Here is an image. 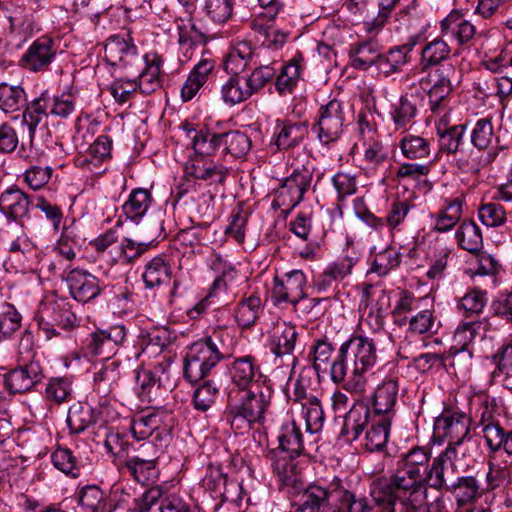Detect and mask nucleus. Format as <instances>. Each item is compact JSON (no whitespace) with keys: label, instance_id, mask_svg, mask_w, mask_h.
Here are the masks:
<instances>
[{"label":"nucleus","instance_id":"f257e3e1","mask_svg":"<svg viewBox=\"0 0 512 512\" xmlns=\"http://www.w3.org/2000/svg\"><path fill=\"white\" fill-rule=\"evenodd\" d=\"M432 460V450L427 446H414L401 453L389 477L372 481L369 494L376 505V512H396L397 502L407 503L414 497H425L422 476Z\"/></svg>","mask_w":512,"mask_h":512},{"label":"nucleus","instance_id":"f03ea898","mask_svg":"<svg viewBox=\"0 0 512 512\" xmlns=\"http://www.w3.org/2000/svg\"><path fill=\"white\" fill-rule=\"evenodd\" d=\"M378 355L372 338L353 334L337 350L330 364V379L334 384L362 396L367 391V374L376 366Z\"/></svg>","mask_w":512,"mask_h":512},{"label":"nucleus","instance_id":"7ed1b4c3","mask_svg":"<svg viewBox=\"0 0 512 512\" xmlns=\"http://www.w3.org/2000/svg\"><path fill=\"white\" fill-rule=\"evenodd\" d=\"M236 344L233 331L224 325L215 326L209 335L189 346L183 364L185 379L196 384L209 376L221 361L234 355Z\"/></svg>","mask_w":512,"mask_h":512},{"label":"nucleus","instance_id":"20e7f679","mask_svg":"<svg viewBox=\"0 0 512 512\" xmlns=\"http://www.w3.org/2000/svg\"><path fill=\"white\" fill-rule=\"evenodd\" d=\"M229 175V168L222 163L196 159L186 168V174L176 187L175 197L179 201L188 198L192 202L199 201L208 194L212 200L223 190Z\"/></svg>","mask_w":512,"mask_h":512},{"label":"nucleus","instance_id":"39448f33","mask_svg":"<svg viewBox=\"0 0 512 512\" xmlns=\"http://www.w3.org/2000/svg\"><path fill=\"white\" fill-rule=\"evenodd\" d=\"M244 392L237 403L227 405L224 413L235 434H244L256 424L262 425L271 404L272 391L269 388L255 386Z\"/></svg>","mask_w":512,"mask_h":512},{"label":"nucleus","instance_id":"423d86ee","mask_svg":"<svg viewBox=\"0 0 512 512\" xmlns=\"http://www.w3.org/2000/svg\"><path fill=\"white\" fill-rule=\"evenodd\" d=\"M18 366L4 375V386L10 394H22L32 390L44 378L43 368L35 359L33 336L26 331L19 342Z\"/></svg>","mask_w":512,"mask_h":512},{"label":"nucleus","instance_id":"0eeeda50","mask_svg":"<svg viewBox=\"0 0 512 512\" xmlns=\"http://www.w3.org/2000/svg\"><path fill=\"white\" fill-rule=\"evenodd\" d=\"M230 76L221 87V99L229 106L243 103L261 92L276 75L271 65H256L249 73H228Z\"/></svg>","mask_w":512,"mask_h":512},{"label":"nucleus","instance_id":"6e6552de","mask_svg":"<svg viewBox=\"0 0 512 512\" xmlns=\"http://www.w3.org/2000/svg\"><path fill=\"white\" fill-rule=\"evenodd\" d=\"M35 320L47 340L60 336L58 329L69 332L79 326L70 301L57 295L46 296L40 302Z\"/></svg>","mask_w":512,"mask_h":512},{"label":"nucleus","instance_id":"1a4fd4ad","mask_svg":"<svg viewBox=\"0 0 512 512\" xmlns=\"http://www.w3.org/2000/svg\"><path fill=\"white\" fill-rule=\"evenodd\" d=\"M494 140H497V137L494 133L492 119L490 117L478 119L470 132V141L476 150L471 149L467 154L456 157L457 167L465 173L479 172L481 168L491 163L497 155L496 152L492 154L488 152L487 155L481 154V151L491 147Z\"/></svg>","mask_w":512,"mask_h":512},{"label":"nucleus","instance_id":"9d476101","mask_svg":"<svg viewBox=\"0 0 512 512\" xmlns=\"http://www.w3.org/2000/svg\"><path fill=\"white\" fill-rule=\"evenodd\" d=\"M292 173L281 180L274 191V201L278 207L295 208L304 200L305 194L311 188L314 175V165L307 158L302 164L292 163Z\"/></svg>","mask_w":512,"mask_h":512},{"label":"nucleus","instance_id":"9b49d317","mask_svg":"<svg viewBox=\"0 0 512 512\" xmlns=\"http://www.w3.org/2000/svg\"><path fill=\"white\" fill-rule=\"evenodd\" d=\"M345 121L344 104L337 99H332L320 106L312 131L320 144L329 148L342 137Z\"/></svg>","mask_w":512,"mask_h":512},{"label":"nucleus","instance_id":"f8f14e48","mask_svg":"<svg viewBox=\"0 0 512 512\" xmlns=\"http://www.w3.org/2000/svg\"><path fill=\"white\" fill-rule=\"evenodd\" d=\"M307 277L302 270L294 269L282 276L275 275L271 290V300L274 305L291 304L297 309L302 299H306Z\"/></svg>","mask_w":512,"mask_h":512},{"label":"nucleus","instance_id":"ddd939ff","mask_svg":"<svg viewBox=\"0 0 512 512\" xmlns=\"http://www.w3.org/2000/svg\"><path fill=\"white\" fill-rule=\"evenodd\" d=\"M1 239L13 258L20 262L22 268L33 264L38 256V247L27 235L24 225H10L1 228Z\"/></svg>","mask_w":512,"mask_h":512},{"label":"nucleus","instance_id":"4468645a","mask_svg":"<svg viewBox=\"0 0 512 512\" xmlns=\"http://www.w3.org/2000/svg\"><path fill=\"white\" fill-rule=\"evenodd\" d=\"M358 261L359 256L355 251H347L343 257L329 263L320 274L313 278V287L319 293L336 288L339 282L352 273Z\"/></svg>","mask_w":512,"mask_h":512},{"label":"nucleus","instance_id":"2eb2a0df","mask_svg":"<svg viewBox=\"0 0 512 512\" xmlns=\"http://www.w3.org/2000/svg\"><path fill=\"white\" fill-rule=\"evenodd\" d=\"M34 196H30L16 185L4 190L0 195V212L10 225H23L33 206Z\"/></svg>","mask_w":512,"mask_h":512},{"label":"nucleus","instance_id":"dca6fc26","mask_svg":"<svg viewBox=\"0 0 512 512\" xmlns=\"http://www.w3.org/2000/svg\"><path fill=\"white\" fill-rule=\"evenodd\" d=\"M299 333L294 324L290 322H276L267 332V347L276 359L292 356L293 366L296 363V357L293 352L296 347Z\"/></svg>","mask_w":512,"mask_h":512},{"label":"nucleus","instance_id":"f3484780","mask_svg":"<svg viewBox=\"0 0 512 512\" xmlns=\"http://www.w3.org/2000/svg\"><path fill=\"white\" fill-rule=\"evenodd\" d=\"M104 56L110 65L122 68H130L141 62L138 48L129 33L126 36L111 35L104 46Z\"/></svg>","mask_w":512,"mask_h":512},{"label":"nucleus","instance_id":"a211bd4d","mask_svg":"<svg viewBox=\"0 0 512 512\" xmlns=\"http://www.w3.org/2000/svg\"><path fill=\"white\" fill-rule=\"evenodd\" d=\"M333 501L330 509L335 512H372L376 505L362 493L347 488L342 479L332 480Z\"/></svg>","mask_w":512,"mask_h":512},{"label":"nucleus","instance_id":"6ab92c4d","mask_svg":"<svg viewBox=\"0 0 512 512\" xmlns=\"http://www.w3.org/2000/svg\"><path fill=\"white\" fill-rule=\"evenodd\" d=\"M63 280L66 282L71 297L82 303L98 297L102 291L100 280L89 271L82 268L69 270Z\"/></svg>","mask_w":512,"mask_h":512},{"label":"nucleus","instance_id":"aec40b11","mask_svg":"<svg viewBox=\"0 0 512 512\" xmlns=\"http://www.w3.org/2000/svg\"><path fill=\"white\" fill-rule=\"evenodd\" d=\"M422 38L423 34L417 33L410 36L404 44L391 47L385 53L380 52L377 64L379 73L386 77L400 73L403 67L410 62V53L422 41Z\"/></svg>","mask_w":512,"mask_h":512},{"label":"nucleus","instance_id":"412c9836","mask_svg":"<svg viewBox=\"0 0 512 512\" xmlns=\"http://www.w3.org/2000/svg\"><path fill=\"white\" fill-rule=\"evenodd\" d=\"M56 54L55 41L48 36H41L28 47L20 59V64L32 72L46 71L54 61Z\"/></svg>","mask_w":512,"mask_h":512},{"label":"nucleus","instance_id":"4be33fe9","mask_svg":"<svg viewBox=\"0 0 512 512\" xmlns=\"http://www.w3.org/2000/svg\"><path fill=\"white\" fill-rule=\"evenodd\" d=\"M470 425L471 419L466 413L455 408H444L435 419L434 429L443 437L463 443L469 435Z\"/></svg>","mask_w":512,"mask_h":512},{"label":"nucleus","instance_id":"5701e85b","mask_svg":"<svg viewBox=\"0 0 512 512\" xmlns=\"http://www.w3.org/2000/svg\"><path fill=\"white\" fill-rule=\"evenodd\" d=\"M442 36H448L459 46H471L476 35V26L468 19L462 9H453L439 23Z\"/></svg>","mask_w":512,"mask_h":512},{"label":"nucleus","instance_id":"b1692460","mask_svg":"<svg viewBox=\"0 0 512 512\" xmlns=\"http://www.w3.org/2000/svg\"><path fill=\"white\" fill-rule=\"evenodd\" d=\"M231 382L239 391H245L259 386L258 380L262 377L260 367L253 355L235 358L227 366Z\"/></svg>","mask_w":512,"mask_h":512},{"label":"nucleus","instance_id":"393cba45","mask_svg":"<svg viewBox=\"0 0 512 512\" xmlns=\"http://www.w3.org/2000/svg\"><path fill=\"white\" fill-rule=\"evenodd\" d=\"M399 388V379L394 376L386 377L376 386L371 398L373 415L394 418Z\"/></svg>","mask_w":512,"mask_h":512},{"label":"nucleus","instance_id":"a878e982","mask_svg":"<svg viewBox=\"0 0 512 512\" xmlns=\"http://www.w3.org/2000/svg\"><path fill=\"white\" fill-rule=\"evenodd\" d=\"M299 501L297 503L298 512H327L333 499L332 481L327 487L320 485L318 482H313L304 487L299 492Z\"/></svg>","mask_w":512,"mask_h":512},{"label":"nucleus","instance_id":"bb28decb","mask_svg":"<svg viewBox=\"0 0 512 512\" xmlns=\"http://www.w3.org/2000/svg\"><path fill=\"white\" fill-rule=\"evenodd\" d=\"M466 124L449 125L444 119L435 123L438 141V153L449 155L465 154L462 150L466 133Z\"/></svg>","mask_w":512,"mask_h":512},{"label":"nucleus","instance_id":"cd10ccee","mask_svg":"<svg viewBox=\"0 0 512 512\" xmlns=\"http://www.w3.org/2000/svg\"><path fill=\"white\" fill-rule=\"evenodd\" d=\"M141 61L144 62L145 67L138 75L137 83L139 92L143 95H150L162 87L164 79L163 72V57L155 52L146 53Z\"/></svg>","mask_w":512,"mask_h":512},{"label":"nucleus","instance_id":"c85d7f7f","mask_svg":"<svg viewBox=\"0 0 512 512\" xmlns=\"http://www.w3.org/2000/svg\"><path fill=\"white\" fill-rule=\"evenodd\" d=\"M446 492L454 497L458 508L474 505L487 493L477 475L458 476L449 484Z\"/></svg>","mask_w":512,"mask_h":512},{"label":"nucleus","instance_id":"c756f323","mask_svg":"<svg viewBox=\"0 0 512 512\" xmlns=\"http://www.w3.org/2000/svg\"><path fill=\"white\" fill-rule=\"evenodd\" d=\"M447 469V464L444 460H439L436 457L432 458L429 468L426 470L425 475L422 476V482L425 485V497H414V493L410 496L407 504L410 506L417 508L419 511L427 505L429 488L442 492L447 491V487H449V482L445 477V472Z\"/></svg>","mask_w":512,"mask_h":512},{"label":"nucleus","instance_id":"7c9ffc66","mask_svg":"<svg viewBox=\"0 0 512 512\" xmlns=\"http://www.w3.org/2000/svg\"><path fill=\"white\" fill-rule=\"evenodd\" d=\"M464 204L463 194L454 198H445L438 212L432 215V231L447 233L454 229L461 221Z\"/></svg>","mask_w":512,"mask_h":512},{"label":"nucleus","instance_id":"2f4dec72","mask_svg":"<svg viewBox=\"0 0 512 512\" xmlns=\"http://www.w3.org/2000/svg\"><path fill=\"white\" fill-rule=\"evenodd\" d=\"M307 135V122L277 119L272 144L276 145L278 150L292 149L301 144Z\"/></svg>","mask_w":512,"mask_h":512},{"label":"nucleus","instance_id":"473e14b6","mask_svg":"<svg viewBox=\"0 0 512 512\" xmlns=\"http://www.w3.org/2000/svg\"><path fill=\"white\" fill-rule=\"evenodd\" d=\"M450 55L451 47L441 36L426 40L420 51L419 66L421 72L442 67V64L450 59Z\"/></svg>","mask_w":512,"mask_h":512},{"label":"nucleus","instance_id":"72a5a7b5","mask_svg":"<svg viewBox=\"0 0 512 512\" xmlns=\"http://www.w3.org/2000/svg\"><path fill=\"white\" fill-rule=\"evenodd\" d=\"M119 469L121 473L129 475L135 482L141 485H149L156 482L160 474L158 462H153L152 459L145 460L129 457L128 455Z\"/></svg>","mask_w":512,"mask_h":512},{"label":"nucleus","instance_id":"f704fd0d","mask_svg":"<svg viewBox=\"0 0 512 512\" xmlns=\"http://www.w3.org/2000/svg\"><path fill=\"white\" fill-rule=\"evenodd\" d=\"M215 68V61L212 58L202 57L192 68L187 79L181 88V99L183 102L192 100L199 90L207 82L209 75Z\"/></svg>","mask_w":512,"mask_h":512},{"label":"nucleus","instance_id":"c9c22d12","mask_svg":"<svg viewBox=\"0 0 512 512\" xmlns=\"http://www.w3.org/2000/svg\"><path fill=\"white\" fill-rule=\"evenodd\" d=\"M372 416L368 403L364 400L355 401L344 416L341 435H351L352 440L358 439L365 427L371 424Z\"/></svg>","mask_w":512,"mask_h":512},{"label":"nucleus","instance_id":"e433bc0d","mask_svg":"<svg viewBox=\"0 0 512 512\" xmlns=\"http://www.w3.org/2000/svg\"><path fill=\"white\" fill-rule=\"evenodd\" d=\"M77 503L82 512H113L114 507L108 503V496L96 484L85 485L76 490Z\"/></svg>","mask_w":512,"mask_h":512},{"label":"nucleus","instance_id":"4c0bfd02","mask_svg":"<svg viewBox=\"0 0 512 512\" xmlns=\"http://www.w3.org/2000/svg\"><path fill=\"white\" fill-rule=\"evenodd\" d=\"M304 69V57L301 53L294 55L285 65L282 66L275 79V89L279 95L292 94L297 87Z\"/></svg>","mask_w":512,"mask_h":512},{"label":"nucleus","instance_id":"58836bf2","mask_svg":"<svg viewBox=\"0 0 512 512\" xmlns=\"http://www.w3.org/2000/svg\"><path fill=\"white\" fill-rule=\"evenodd\" d=\"M169 367V362L163 361L159 362L153 370H138L136 374V383L140 388V395L149 396L151 389L156 385H158V387L170 389L173 384L169 382Z\"/></svg>","mask_w":512,"mask_h":512},{"label":"nucleus","instance_id":"ea45409f","mask_svg":"<svg viewBox=\"0 0 512 512\" xmlns=\"http://www.w3.org/2000/svg\"><path fill=\"white\" fill-rule=\"evenodd\" d=\"M252 64H257L254 49L249 42L241 41L231 47L223 65L227 73L237 74L245 73Z\"/></svg>","mask_w":512,"mask_h":512},{"label":"nucleus","instance_id":"a19ab883","mask_svg":"<svg viewBox=\"0 0 512 512\" xmlns=\"http://www.w3.org/2000/svg\"><path fill=\"white\" fill-rule=\"evenodd\" d=\"M165 420H172V417L164 410L141 412L131 420L130 430L135 439L144 440L150 437L159 425L164 424Z\"/></svg>","mask_w":512,"mask_h":512},{"label":"nucleus","instance_id":"79ce46f5","mask_svg":"<svg viewBox=\"0 0 512 512\" xmlns=\"http://www.w3.org/2000/svg\"><path fill=\"white\" fill-rule=\"evenodd\" d=\"M49 100L50 96L46 90L43 91L39 97L33 99L31 102H26L25 104L22 123L28 128L31 144L34 141L38 125L49 115Z\"/></svg>","mask_w":512,"mask_h":512},{"label":"nucleus","instance_id":"37998d69","mask_svg":"<svg viewBox=\"0 0 512 512\" xmlns=\"http://www.w3.org/2000/svg\"><path fill=\"white\" fill-rule=\"evenodd\" d=\"M121 362L105 361L93 375L94 391L101 397H107L118 385L121 378Z\"/></svg>","mask_w":512,"mask_h":512},{"label":"nucleus","instance_id":"c03bdc74","mask_svg":"<svg viewBox=\"0 0 512 512\" xmlns=\"http://www.w3.org/2000/svg\"><path fill=\"white\" fill-rule=\"evenodd\" d=\"M264 311V304L260 297L250 295L242 298L234 308V318L242 329L254 327Z\"/></svg>","mask_w":512,"mask_h":512},{"label":"nucleus","instance_id":"a18cd8bd","mask_svg":"<svg viewBox=\"0 0 512 512\" xmlns=\"http://www.w3.org/2000/svg\"><path fill=\"white\" fill-rule=\"evenodd\" d=\"M380 48L376 41H362L350 46V65L357 70H368L370 67L377 68Z\"/></svg>","mask_w":512,"mask_h":512},{"label":"nucleus","instance_id":"49530a36","mask_svg":"<svg viewBox=\"0 0 512 512\" xmlns=\"http://www.w3.org/2000/svg\"><path fill=\"white\" fill-rule=\"evenodd\" d=\"M152 200L153 198L149 190L135 188L130 192L128 199L122 205V212L127 220L139 224L146 215Z\"/></svg>","mask_w":512,"mask_h":512},{"label":"nucleus","instance_id":"de8ad7c7","mask_svg":"<svg viewBox=\"0 0 512 512\" xmlns=\"http://www.w3.org/2000/svg\"><path fill=\"white\" fill-rule=\"evenodd\" d=\"M234 5V0H199L197 17L223 25L233 17Z\"/></svg>","mask_w":512,"mask_h":512},{"label":"nucleus","instance_id":"09e8293b","mask_svg":"<svg viewBox=\"0 0 512 512\" xmlns=\"http://www.w3.org/2000/svg\"><path fill=\"white\" fill-rule=\"evenodd\" d=\"M392 420L373 415L371 424L365 435V448L370 452L382 451L388 442Z\"/></svg>","mask_w":512,"mask_h":512},{"label":"nucleus","instance_id":"8fccbe9b","mask_svg":"<svg viewBox=\"0 0 512 512\" xmlns=\"http://www.w3.org/2000/svg\"><path fill=\"white\" fill-rule=\"evenodd\" d=\"M281 453L300 456L304 452L303 434L294 420L283 423L278 433Z\"/></svg>","mask_w":512,"mask_h":512},{"label":"nucleus","instance_id":"3c124183","mask_svg":"<svg viewBox=\"0 0 512 512\" xmlns=\"http://www.w3.org/2000/svg\"><path fill=\"white\" fill-rule=\"evenodd\" d=\"M455 238L458 246L471 254L478 255L483 248V237L480 227L472 220H464L456 230Z\"/></svg>","mask_w":512,"mask_h":512},{"label":"nucleus","instance_id":"603ef678","mask_svg":"<svg viewBox=\"0 0 512 512\" xmlns=\"http://www.w3.org/2000/svg\"><path fill=\"white\" fill-rule=\"evenodd\" d=\"M171 278V265L162 256H156L147 262L142 274V279L146 288L150 289L169 283Z\"/></svg>","mask_w":512,"mask_h":512},{"label":"nucleus","instance_id":"864d4df0","mask_svg":"<svg viewBox=\"0 0 512 512\" xmlns=\"http://www.w3.org/2000/svg\"><path fill=\"white\" fill-rule=\"evenodd\" d=\"M487 473L485 475V490L492 492L509 483L511 468L507 460H498L497 455H487Z\"/></svg>","mask_w":512,"mask_h":512},{"label":"nucleus","instance_id":"5fc2aeb1","mask_svg":"<svg viewBox=\"0 0 512 512\" xmlns=\"http://www.w3.org/2000/svg\"><path fill=\"white\" fill-rule=\"evenodd\" d=\"M398 146L402 155L409 160H427L431 155V140L419 135L405 134Z\"/></svg>","mask_w":512,"mask_h":512},{"label":"nucleus","instance_id":"6e6d98bb","mask_svg":"<svg viewBox=\"0 0 512 512\" xmlns=\"http://www.w3.org/2000/svg\"><path fill=\"white\" fill-rule=\"evenodd\" d=\"M417 97L413 94L402 95L390 108V117L397 129L406 128L417 116Z\"/></svg>","mask_w":512,"mask_h":512},{"label":"nucleus","instance_id":"4d7b16f0","mask_svg":"<svg viewBox=\"0 0 512 512\" xmlns=\"http://www.w3.org/2000/svg\"><path fill=\"white\" fill-rule=\"evenodd\" d=\"M95 423V410L89 404L78 402L69 408L67 424L72 433L80 434Z\"/></svg>","mask_w":512,"mask_h":512},{"label":"nucleus","instance_id":"13d9d810","mask_svg":"<svg viewBox=\"0 0 512 512\" xmlns=\"http://www.w3.org/2000/svg\"><path fill=\"white\" fill-rule=\"evenodd\" d=\"M222 146V133H214L206 127L194 131L192 135V147L199 156H212Z\"/></svg>","mask_w":512,"mask_h":512},{"label":"nucleus","instance_id":"bf43d9fd","mask_svg":"<svg viewBox=\"0 0 512 512\" xmlns=\"http://www.w3.org/2000/svg\"><path fill=\"white\" fill-rule=\"evenodd\" d=\"M113 141L108 135H99L89 146L81 165H86L90 170L97 168L104 161L111 158Z\"/></svg>","mask_w":512,"mask_h":512},{"label":"nucleus","instance_id":"052dcab7","mask_svg":"<svg viewBox=\"0 0 512 512\" xmlns=\"http://www.w3.org/2000/svg\"><path fill=\"white\" fill-rule=\"evenodd\" d=\"M77 98L78 91L69 86L61 94L50 97L49 114L62 119L68 118L76 109Z\"/></svg>","mask_w":512,"mask_h":512},{"label":"nucleus","instance_id":"680f3d73","mask_svg":"<svg viewBox=\"0 0 512 512\" xmlns=\"http://www.w3.org/2000/svg\"><path fill=\"white\" fill-rule=\"evenodd\" d=\"M487 301V291L473 288L458 300L457 309L466 317L479 316L483 312Z\"/></svg>","mask_w":512,"mask_h":512},{"label":"nucleus","instance_id":"e2e57ef3","mask_svg":"<svg viewBox=\"0 0 512 512\" xmlns=\"http://www.w3.org/2000/svg\"><path fill=\"white\" fill-rule=\"evenodd\" d=\"M171 342L167 329H152L140 337L141 352L151 356L159 355Z\"/></svg>","mask_w":512,"mask_h":512},{"label":"nucleus","instance_id":"0e129e2a","mask_svg":"<svg viewBox=\"0 0 512 512\" xmlns=\"http://www.w3.org/2000/svg\"><path fill=\"white\" fill-rule=\"evenodd\" d=\"M27 102L26 93L20 85L0 83V109L5 113L20 110Z\"/></svg>","mask_w":512,"mask_h":512},{"label":"nucleus","instance_id":"69168bd1","mask_svg":"<svg viewBox=\"0 0 512 512\" xmlns=\"http://www.w3.org/2000/svg\"><path fill=\"white\" fill-rule=\"evenodd\" d=\"M51 461L56 469L71 478H77L81 473V465L73 452L64 447H58L51 454Z\"/></svg>","mask_w":512,"mask_h":512},{"label":"nucleus","instance_id":"338daca9","mask_svg":"<svg viewBox=\"0 0 512 512\" xmlns=\"http://www.w3.org/2000/svg\"><path fill=\"white\" fill-rule=\"evenodd\" d=\"M223 136V151L233 157L245 156L251 148L250 138L241 131L231 130L222 133Z\"/></svg>","mask_w":512,"mask_h":512},{"label":"nucleus","instance_id":"774afa93","mask_svg":"<svg viewBox=\"0 0 512 512\" xmlns=\"http://www.w3.org/2000/svg\"><path fill=\"white\" fill-rule=\"evenodd\" d=\"M80 247V237L71 226L63 227L53 251L68 261L76 257V250Z\"/></svg>","mask_w":512,"mask_h":512}]
</instances>
